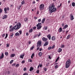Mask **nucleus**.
<instances>
[{
	"label": "nucleus",
	"mask_w": 75,
	"mask_h": 75,
	"mask_svg": "<svg viewBox=\"0 0 75 75\" xmlns=\"http://www.w3.org/2000/svg\"><path fill=\"white\" fill-rule=\"evenodd\" d=\"M57 8H55V6L54 4H52L51 6H49V11H50V12H51V13H53L56 11Z\"/></svg>",
	"instance_id": "nucleus-1"
},
{
	"label": "nucleus",
	"mask_w": 75,
	"mask_h": 75,
	"mask_svg": "<svg viewBox=\"0 0 75 75\" xmlns=\"http://www.w3.org/2000/svg\"><path fill=\"white\" fill-rule=\"evenodd\" d=\"M13 28H14V30H16L19 29V28L21 27V23H18L16 25L13 26Z\"/></svg>",
	"instance_id": "nucleus-2"
},
{
	"label": "nucleus",
	"mask_w": 75,
	"mask_h": 75,
	"mask_svg": "<svg viewBox=\"0 0 75 75\" xmlns=\"http://www.w3.org/2000/svg\"><path fill=\"white\" fill-rule=\"evenodd\" d=\"M71 64V60L69 59L67 60L66 63V68H68Z\"/></svg>",
	"instance_id": "nucleus-3"
},
{
	"label": "nucleus",
	"mask_w": 75,
	"mask_h": 75,
	"mask_svg": "<svg viewBox=\"0 0 75 75\" xmlns=\"http://www.w3.org/2000/svg\"><path fill=\"white\" fill-rule=\"evenodd\" d=\"M37 27V30H39L41 28V23H38L36 25Z\"/></svg>",
	"instance_id": "nucleus-4"
},
{
	"label": "nucleus",
	"mask_w": 75,
	"mask_h": 75,
	"mask_svg": "<svg viewBox=\"0 0 75 75\" xmlns=\"http://www.w3.org/2000/svg\"><path fill=\"white\" fill-rule=\"evenodd\" d=\"M42 44V42L41 41V40L38 41L37 43V47H38L39 46L40 47H41V46Z\"/></svg>",
	"instance_id": "nucleus-5"
},
{
	"label": "nucleus",
	"mask_w": 75,
	"mask_h": 75,
	"mask_svg": "<svg viewBox=\"0 0 75 75\" xmlns=\"http://www.w3.org/2000/svg\"><path fill=\"white\" fill-rule=\"evenodd\" d=\"M14 30V29L13 28H13L12 25L10 26L9 31L13 32Z\"/></svg>",
	"instance_id": "nucleus-6"
},
{
	"label": "nucleus",
	"mask_w": 75,
	"mask_h": 75,
	"mask_svg": "<svg viewBox=\"0 0 75 75\" xmlns=\"http://www.w3.org/2000/svg\"><path fill=\"white\" fill-rule=\"evenodd\" d=\"M40 10H43V9H44V5L43 4H41L40 5Z\"/></svg>",
	"instance_id": "nucleus-7"
},
{
	"label": "nucleus",
	"mask_w": 75,
	"mask_h": 75,
	"mask_svg": "<svg viewBox=\"0 0 75 75\" xmlns=\"http://www.w3.org/2000/svg\"><path fill=\"white\" fill-rule=\"evenodd\" d=\"M70 18L71 20H73L74 19V16L72 15V14H71L70 15Z\"/></svg>",
	"instance_id": "nucleus-8"
},
{
	"label": "nucleus",
	"mask_w": 75,
	"mask_h": 75,
	"mask_svg": "<svg viewBox=\"0 0 75 75\" xmlns=\"http://www.w3.org/2000/svg\"><path fill=\"white\" fill-rule=\"evenodd\" d=\"M42 40L43 41H45V42H46V41H47V39L45 38H42Z\"/></svg>",
	"instance_id": "nucleus-9"
},
{
	"label": "nucleus",
	"mask_w": 75,
	"mask_h": 75,
	"mask_svg": "<svg viewBox=\"0 0 75 75\" xmlns=\"http://www.w3.org/2000/svg\"><path fill=\"white\" fill-rule=\"evenodd\" d=\"M15 55L16 54H13L11 55L10 57L12 58L13 57H14Z\"/></svg>",
	"instance_id": "nucleus-10"
},
{
	"label": "nucleus",
	"mask_w": 75,
	"mask_h": 75,
	"mask_svg": "<svg viewBox=\"0 0 75 75\" xmlns=\"http://www.w3.org/2000/svg\"><path fill=\"white\" fill-rule=\"evenodd\" d=\"M59 33H61L62 31V29L61 28H60L59 29Z\"/></svg>",
	"instance_id": "nucleus-11"
},
{
	"label": "nucleus",
	"mask_w": 75,
	"mask_h": 75,
	"mask_svg": "<svg viewBox=\"0 0 75 75\" xmlns=\"http://www.w3.org/2000/svg\"><path fill=\"white\" fill-rule=\"evenodd\" d=\"M4 58V54H3V53L2 54L1 56L0 57V59H2V58Z\"/></svg>",
	"instance_id": "nucleus-12"
},
{
	"label": "nucleus",
	"mask_w": 75,
	"mask_h": 75,
	"mask_svg": "<svg viewBox=\"0 0 75 75\" xmlns=\"http://www.w3.org/2000/svg\"><path fill=\"white\" fill-rule=\"evenodd\" d=\"M48 44V42H46L44 45V46H47Z\"/></svg>",
	"instance_id": "nucleus-13"
},
{
	"label": "nucleus",
	"mask_w": 75,
	"mask_h": 75,
	"mask_svg": "<svg viewBox=\"0 0 75 75\" xmlns=\"http://www.w3.org/2000/svg\"><path fill=\"white\" fill-rule=\"evenodd\" d=\"M24 54H22L20 55V58H22L23 59V57H24Z\"/></svg>",
	"instance_id": "nucleus-14"
},
{
	"label": "nucleus",
	"mask_w": 75,
	"mask_h": 75,
	"mask_svg": "<svg viewBox=\"0 0 75 75\" xmlns=\"http://www.w3.org/2000/svg\"><path fill=\"white\" fill-rule=\"evenodd\" d=\"M42 52H39L38 53V55L39 57H41V56H42Z\"/></svg>",
	"instance_id": "nucleus-15"
},
{
	"label": "nucleus",
	"mask_w": 75,
	"mask_h": 75,
	"mask_svg": "<svg viewBox=\"0 0 75 75\" xmlns=\"http://www.w3.org/2000/svg\"><path fill=\"white\" fill-rule=\"evenodd\" d=\"M68 27V25H65L63 28V30H64V28H67Z\"/></svg>",
	"instance_id": "nucleus-16"
},
{
	"label": "nucleus",
	"mask_w": 75,
	"mask_h": 75,
	"mask_svg": "<svg viewBox=\"0 0 75 75\" xmlns=\"http://www.w3.org/2000/svg\"><path fill=\"white\" fill-rule=\"evenodd\" d=\"M47 37L48 38L49 40H51V35H48L47 36Z\"/></svg>",
	"instance_id": "nucleus-17"
},
{
	"label": "nucleus",
	"mask_w": 75,
	"mask_h": 75,
	"mask_svg": "<svg viewBox=\"0 0 75 75\" xmlns=\"http://www.w3.org/2000/svg\"><path fill=\"white\" fill-rule=\"evenodd\" d=\"M45 18H43L42 20V21L41 22V23L43 24L44 23V22L45 21Z\"/></svg>",
	"instance_id": "nucleus-18"
},
{
	"label": "nucleus",
	"mask_w": 75,
	"mask_h": 75,
	"mask_svg": "<svg viewBox=\"0 0 75 75\" xmlns=\"http://www.w3.org/2000/svg\"><path fill=\"white\" fill-rule=\"evenodd\" d=\"M33 69H33V67H30V71H31Z\"/></svg>",
	"instance_id": "nucleus-19"
},
{
	"label": "nucleus",
	"mask_w": 75,
	"mask_h": 75,
	"mask_svg": "<svg viewBox=\"0 0 75 75\" xmlns=\"http://www.w3.org/2000/svg\"><path fill=\"white\" fill-rule=\"evenodd\" d=\"M4 11H5V13H7V8H4Z\"/></svg>",
	"instance_id": "nucleus-20"
},
{
	"label": "nucleus",
	"mask_w": 75,
	"mask_h": 75,
	"mask_svg": "<svg viewBox=\"0 0 75 75\" xmlns=\"http://www.w3.org/2000/svg\"><path fill=\"white\" fill-rule=\"evenodd\" d=\"M62 51V49L59 48L58 50V52H60Z\"/></svg>",
	"instance_id": "nucleus-21"
},
{
	"label": "nucleus",
	"mask_w": 75,
	"mask_h": 75,
	"mask_svg": "<svg viewBox=\"0 0 75 75\" xmlns=\"http://www.w3.org/2000/svg\"><path fill=\"white\" fill-rule=\"evenodd\" d=\"M72 5L73 7H75V2H72Z\"/></svg>",
	"instance_id": "nucleus-22"
},
{
	"label": "nucleus",
	"mask_w": 75,
	"mask_h": 75,
	"mask_svg": "<svg viewBox=\"0 0 75 75\" xmlns=\"http://www.w3.org/2000/svg\"><path fill=\"white\" fill-rule=\"evenodd\" d=\"M52 41H54V40H55V37H54V36H53L52 38Z\"/></svg>",
	"instance_id": "nucleus-23"
},
{
	"label": "nucleus",
	"mask_w": 75,
	"mask_h": 75,
	"mask_svg": "<svg viewBox=\"0 0 75 75\" xmlns=\"http://www.w3.org/2000/svg\"><path fill=\"white\" fill-rule=\"evenodd\" d=\"M7 17V15H6L4 16L3 19H6Z\"/></svg>",
	"instance_id": "nucleus-24"
},
{
	"label": "nucleus",
	"mask_w": 75,
	"mask_h": 75,
	"mask_svg": "<svg viewBox=\"0 0 75 75\" xmlns=\"http://www.w3.org/2000/svg\"><path fill=\"white\" fill-rule=\"evenodd\" d=\"M15 35L16 36H17L18 35L19 36L20 35V34H19V33H17L15 34Z\"/></svg>",
	"instance_id": "nucleus-25"
},
{
	"label": "nucleus",
	"mask_w": 75,
	"mask_h": 75,
	"mask_svg": "<svg viewBox=\"0 0 75 75\" xmlns=\"http://www.w3.org/2000/svg\"><path fill=\"white\" fill-rule=\"evenodd\" d=\"M59 59V57H58L57 58L55 62H57L58 61V59Z\"/></svg>",
	"instance_id": "nucleus-26"
},
{
	"label": "nucleus",
	"mask_w": 75,
	"mask_h": 75,
	"mask_svg": "<svg viewBox=\"0 0 75 75\" xmlns=\"http://www.w3.org/2000/svg\"><path fill=\"white\" fill-rule=\"evenodd\" d=\"M34 45H33L32 47L31 48L30 50H33L34 49Z\"/></svg>",
	"instance_id": "nucleus-27"
},
{
	"label": "nucleus",
	"mask_w": 75,
	"mask_h": 75,
	"mask_svg": "<svg viewBox=\"0 0 75 75\" xmlns=\"http://www.w3.org/2000/svg\"><path fill=\"white\" fill-rule=\"evenodd\" d=\"M24 20L25 22L27 21V20H28V18H25L24 19Z\"/></svg>",
	"instance_id": "nucleus-28"
},
{
	"label": "nucleus",
	"mask_w": 75,
	"mask_h": 75,
	"mask_svg": "<svg viewBox=\"0 0 75 75\" xmlns=\"http://www.w3.org/2000/svg\"><path fill=\"white\" fill-rule=\"evenodd\" d=\"M34 53H33L32 54V55L31 56V58L33 59V57H34Z\"/></svg>",
	"instance_id": "nucleus-29"
},
{
	"label": "nucleus",
	"mask_w": 75,
	"mask_h": 75,
	"mask_svg": "<svg viewBox=\"0 0 75 75\" xmlns=\"http://www.w3.org/2000/svg\"><path fill=\"white\" fill-rule=\"evenodd\" d=\"M71 36V35H68L67 36V39H69V38L70 37V36Z\"/></svg>",
	"instance_id": "nucleus-30"
},
{
	"label": "nucleus",
	"mask_w": 75,
	"mask_h": 75,
	"mask_svg": "<svg viewBox=\"0 0 75 75\" xmlns=\"http://www.w3.org/2000/svg\"><path fill=\"white\" fill-rule=\"evenodd\" d=\"M7 37H8V34L6 33V37L5 38V39H6V38H7Z\"/></svg>",
	"instance_id": "nucleus-31"
},
{
	"label": "nucleus",
	"mask_w": 75,
	"mask_h": 75,
	"mask_svg": "<svg viewBox=\"0 0 75 75\" xmlns=\"http://www.w3.org/2000/svg\"><path fill=\"white\" fill-rule=\"evenodd\" d=\"M58 65H56L54 67H55V69H57V68H58Z\"/></svg>",
	"instance_id": "nucleus-32"
},
{
	"label": "nucleus",
	"mask_w": 75,
	"mask_h": 75,
	"mask_svg": "<svg viewBox=\"0 0 75 75\" xmlns=\"http://www.w3.org/2000/svg\"><path fill=\"white\" fill-rule=\"evenodd\" d=\"M33 29H31L30 30H29V32L30 33H31L32 32H33Z\"/></svg>",
	"instance_id": "nucleus-33"
},
{
	"label": "nucleus",
	"mask_w": 75,
	"mask_h": 75,
	"mask_svg": "<svg viewBox=\"0 0 75 75\" xmlns=\"http://www.w3.org/2000/svg\"><path fill=\"white\" fill-rule=\"evenodd\" d=\"M19 32L20 35H21V34H22V31H21V30H19Z\"/></svg>",
	"instance_id": "nucleus-34"
},
{
	"label": "nucleus",
	"mask_w": 75,
	"mask_h": 75,
	"mask_svg": "<svg viewBox=\"0 0 75 75\" xmlns=\"http://www.w3.org/2000/svg\"><path fill=\"white\" fill-rule=\"evenodd\" d=\"M51 48H52L51 47V46H50V47H49L48 48V50H51Z\"/></svg>",
	"instance_id": "nucleus-35"
},
{
	"label": "nucleus",
	"mask_w": 75,
	"mask_h": 75,
	"mask_svg": "<svg viewBox=\"0 0 75 75\" xmlns=\"http://www.w3.org/2000/svg\"><path fill=\"white\" fill-rule=\"evenodd\" d=\"M5 54L6 56H7V55H8V52H5Z\"/></svg>",
	"instance_id": "nucleus-36"
},
{
	"label": "nucleus",
	"mask_w": 75,
	"mask_h": 75,
	"mask_svg": "<svg viewBox=\"0 0 75 75\" xmlns=\"http://www.w3.org/2000/svg\"><path fill=\"white\" fill-rule=\"evenodd\" d=\"M20 66V65H19V64H17L16 65V67H19Z\"/></svg>",
	"instance_id": "nucleus-37"
},
{
	"label": "nucleus",
	"mask_w": 75,
	"mask_h": 75,
	"mask_svg": "<svg viewBox=\"0 0 75 75\" xmlns=\"http://www.w3.org/2000/svg\"><path fill=\"white\" fill-rule=\"evenodd\" d=\"M13 35H14V34L13 33H12L11 35V36H10L11 38H13Z\"/></svg>",
	"instance_id": "nucleus-38"
},
{
	"label": "nucleus",
	"mask_w": 75,
	"mask_h": 75,
	"mask_svg": "<svg viewBox=\"0 0 75 75\" xmlns=\"http://www.w3.org/2000/svg\"><path fill=\"white\" fill-rule=\"evenodd\" d=\"M40 72V70H38L36 72L37 74H39V72Z\"/></svg>",
	"instance_id": "nucleus-39"
},
{
	"label": "nucleus",
	"mask_w": 75,
	"mask_h": 75,
	"mask_svg": "<svg viewBox=\"0 0 75 75\" xmlns=\"http://www.w3.org/2000/svg\"><path fill=\"white\" fill-rule=\"evenodd\" d=\"M41 19H39L38 20V23H40L41 22Z\"/></svg>",
	"instance_id": "nucleus-40"
},
{
	"label": "nucleus",
	"mask_w": 75,
	"mask_h": 75,
	"mask_svg": "<svg viewBox=\"0 0 75 75\" xmlns=\"http://www.w3.org/2000/svg\"><path fill=\"white\" fill-rule=\"evenodd\" d=\"M14 61V60H11L10 62V64H12V63Z\"/></svg>",
	"instance_id": "nucleus-41"
},
{
	"label": "nucleus",
	"mask_w": 75,
	"mask_h": 75,
	"mask_svg": "<svg viewBox=\"0 0 75 75\" xmlns=\"http://www.w3.org/2000/svg\"><path fill=\"white\" fill-rule=\"evenodd\" d=\"M61 46L62 48H64V45H62Z\"/></svg>",
	"instance_id": "nucleus-42"
},
{
	"label": "nucleus",
	"mask_w": 75,
	"mask_h": 75,
	"mask_svg": "<svg viewBox=\"0 0 75 75\" xmlns=\"http://www.w3.org/2000/svg\"><path fill=\"white\" fill-rule=\"evenodd\" d=\"M2 9L0 8V13H2Z\"/></svg>",
	"instance_id": "nucleus-43"
},
{
	"label": "nucleus",
	"mask_w": 75,
	"mask_h": 75,
	"mask_svg": "<svg viewBox=\"0 0 75 75\" xmlns=\"http://www.w3.org/2000/svg\"><path fill=\"white\" fill-rule=\"evenodd\" d=\"M16 65V64L14 63L12 64V67H14V66H15Z\"/></svg>",
	"instance_id": "nucleus-44"
},
{
	"label": "nucleus",
	"mask_w": 75,
	"mask_h": 75,
	"mask_svg": "<svg viewBox=\"0 0 75 75\" xmlns=\"http://www.w3.org/2000/svg\"><path fill=\"white\" fill-rule=\"evenodd\" d=\"M21 4H24V1H22L21 3Z\"/></svg>",
	"instance_id": "nucleus-45"
},
{
	"label": "nucleus",
	"mask_w": 75,
	"mask_h": 75,
	"mask_svg": "<svg viewBox=\"0 0 75 75\" xmlns=\"http://www.w3.org/2000/svg\"><path fill=\"white\" fill-rule=\"evenodd\" d=\"M54 47H55V45H53L52 47L51 46L52 49H53V48H54Z\"/></svg>",
	"instance_id": "nucleus-46"
},
{
	"label": "nucleus",
	"mask_w": 75,
	"mask_h": 75,
	"mask_svg": "<svg viewBox=\"0 0 75 75\" xmlns=\"http://www.w3.org/2000/svg\"><path fill=\"white\" fill-rule=\"evenodd\" d=\"M36 28H37L36 27H33V30H35V29H36Z\"/></svg>",
	"instance_id": "nucleus-47"
},
{
	"label": "nucleus",
	"mask_w": 75,
	"mask_h": 75,
	"mask_svg": "<svg viewBox=\"0 0 75 75\" xmlns=\"http://www.w3.org/2000/svg\"><path fill=\"white\" fill-rule=\"evenodd\" d=\"M45 30H47V29L48 28V27L47 26H46L45 27Z\"/></svg>",
	"instance_id": "nucleus-48"
},
{
	"label": "nucleus",
	"mask_w": 75,
	"mask_h": 75,
	"mask_svg": "<svg viewBox=\"0 0 75 75\" xmlns=\"http://www.w3.org/2000/svg\"><path fill=\"white\" fill-rule=\"evenodd\" d=\"M21 63H22V64H24V63H25V61L23 60V61H22L21 62Z\"/></svg>",
	"instance_id": "nucleus-49"
},
{
	"label": "nucleus",
	"mask_w": 75,
	"mask_h": 75,
	"mask_svg": "<svg viewBox=\"0 0 75 75\" xmlns=\"http://www.w3.org/2000/svg\"><path fill=\"white\" fill-rule=\"evenodd\" d=\"M40 35H41V33H39V35H38V37H39V36H40Z\"/></svg>",
	"instance_id": "nucleus-50"
},
{
	"label": "nucleus",
	"mask_w": 75,
	"mask_h": 75,
	"mask_svg": "<svg viewBox=\"0 0 75 75\" xmlns=\"http://www.w3.org/2000/svg\"><path fill=\"white\" fill-rule=\"evenodd\" d=\"M6 45H7V47H9V46L10 45L8 44H7Z\"/></svg>",
	"instance_id": "nucleus-51"
},
{
	"label": "nucleus",
	"mask_w": 75,
	"mask_h": 75,
	"mask_svg": "<svg viewBox=\"0 0 75 75\" xmlns=\"http://www.w3.org/2000/svg\"><path fill=\"white\" fill-rule=\"evenodd\" d=\"M28 73H25L23 74V75H28Z\"/></svg>",
	"instance_id": "nucleus-52"
},
{
	"label": "nucleus",
	"mask_w": 75,
	"mask_h": 75,
	"mask_svg": "<svg viewBox=\"0 0 75 75\" xmlns=\"http://www.w3.org/2000/svg\"><path fill=\"white\" fill-rule=\"evenodd\" d=\"M21 6H19L18 8V10H20V8H21Z\"/></svg>",
	"instance_id": "nucleus-53"
},
{
	"label": "nucleus",
	"mask_w": 75,
	"mask_h": 75,
	"mask_svg": "<svg viewBox=\"0 0 75 75\" xmlns=\"http://www.w3.org/2000/svg\"><path fill=\"white\" fill-rule=\"evenodd\" d=\"M45 72H46L47 71V68H44V69Z\"/></svg>",
	"instance_id": "nucleus-54"
},
{
	"label": "nucleus",
	"mask_w": 75,
	"mask_h": 75,
	"mask_svg": "<svg viewBox=\"0 0 75 75\" xmlns=\"http://www.w3.org/2000/svg\"><path fill=\"white\" fill-rule=\"evenodd\" d=\"M40 48V47H38V48H37L36 49L37 50H39V49Z\"/></svg>",
	"instance_id": "nucleus-55"
},
{
	"label": "nucleus",
	"mask_w": 75,
	"mask_h": 75,
	"mask_svg": "<svg viewBox=\"0 0 75 75\" xmlns=\"http://www.w3.org/2000/svg\"><path fill=\"white\" fill-rule=\"evenodd\" d=\"M42 48H40L39 49V51H42Z\"/></svg>",
	"instance_id": "nucleus-56"
},
{
	"label": "nucleus",
	"mask_w": 75,
	"mask_h": 75,
	"mask_svg": "<svg viewBox=\"0 0 75 75\" xmlns=\"http://www.w3.org/2000/svg\"><path fill=\"white\" fill-rule=\"evenodd\" d=\"M23 70L24 71H26V68H25L23 69Z\"/></svg>",
	"instance_id": "nucleus-57"
},
{
	"label": "nucleus",
	"mask_w": 75,
	"mask_h": 75,
	"mask_svg": "<svg viewBox=\"0 0 75 75\" xmlns=\"http://www.w3.org/2000/svg\"><path fill=\"white\" fill-rule=\"evenodd\" d=\"M4 36H5V34H4L2 35V36L3 37H4Z\"/></svg>",
	"instance_id": "nucleus-58"
},
{
	"label": "nucleus",
	"mask_w": 75,
	"mask_h": 75,
	"mask_svg": "<svg viewBox=\"0 0 75 75\" xmlns=\"http://www.w3.org/2000/svg\"><path fill=\"white\" fill-rule=\"evenodd\" d=\"M49 59H51V56H50V55L49 56Z\"/></svg>",
	"instance_id": "nucleus-59"
},
{
	"label": "nucleus",
	"mask_w": 75,
	"mask_h": 75,
	"mask_svg": "<svg viewBox=\"0 0 75 75\" xmlns=\"http://www.w3.org/2000/svg\"><path fill=\"white\" fill-rule=\"evenodd\" d=\"M34 19H35V20H36V19H37V18L35 17H34Z\"/></svg>",
	"instance_id": "nucleus-60"
},
{
	"label": "nucleus",
	"mask_w": 75,
	"mask_h": 75,
	"mask_svg": "<svg viewBox=\"0 0 75 75\" xmlns=\"http://www.w3.org/2000/svg\"><path fill=\"white\" fill-rule=\"evenodd\" d=\"M28 44H31V41H29Z\"/></svg>",
	"instance_id": "nucleus-61"
},
{
	"label": "nucleus",
	"mask_w": 75,
	"mask_h": 75,
	"mask_svg": "<svg viewBox=\"0 0 75 75\" xmlns=\"http://www.w3.org/2000/svg\"><path fill=\"white\" fill-rule=\"evenodd\" d=\"M10 74V71H8V74Z\"/></svg>",
	"instance_id": "nucleus-62"
},
{
	"label": "nucleus",
	"mask_w": 75,
	"mask_h": 75,
	"mask_svg": "<svg viewBox=\"0 0 75 75\" xmlns=\"http://www.w3.org/2000/svg\"><path fill=\"white\" fill-rule=\"evenodd\" d=\"M26 35H27H27H28V33H26Z\"/></svg>",
	"instance_id": "nucleus-63"
},
{
	"label": "nucleus",
	"mask_w": 75,
	"mask_h": 75,
	"mask_svg": "<svg viewBox=\"0 0 75 75\" xmlns=\"http://www.w3.org/2000/svg\"><path fill=\"white\" fill-rule=\"evenodd\" d=\"M7 10H8H8H9V8L8 7L7 8Z\"/></svg>",
	"instance_id": "nucleus-64"
}]
</instances>
